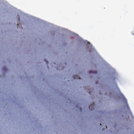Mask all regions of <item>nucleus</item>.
I'll return each instance as SVG.
<instances>
[{
    "label": "nucleus",
    "instance_id": "1",
    "mask_svg": "<svg viewBox=\"0 0 134 134\" xmlns=\"http://www.w3.org/2000/svg\"><path fill=\"white\" fill-rule=\"evenodd\" d=\"M95 104L94 103H92L91 105H90L89 106V108L91 110H93L94 108V107L95 106Z\"/></svg>",
    "mask_w": 134,
    "mask_h": 134
},
{
    "label": "nucleus",
    "instance_id": "2",
    "mask_svg": "<svg viewBox=\"0 0 134 134\" xmlns=\"http://www.w3.org/2000/svg\"><path fill=\"white\" fill-rule=\"evenodd\" d=\"M74 78L75 79H80V77L77 76V75H75L74 77Z\"/></svg>",
    "mask_w": 134,
    "mask_h": 134
},
{
    "label": "nucleus",
    "instance_id": "3",
    "mask_svg": "<svg viewBox=\"0 0 134 134\" xmlns=\"http://www.w3.org/2000/svg\"><path fill=\"white\" fill-rule=\"evenodd\" d=\"M97 72H96V71H95V72H93V71H89V73H96Z\"/></svg>",
    "mask_w": 134,
    "mask_h": 134
},
{
    "label": "nucleus",
    "instance_id": "4",
    "mask_svg": "<svg viewBox=\"0 0 134 134\" xmlns=\"http://www.w3.org/2000/svg\"><path fill=\"white\" fill-rule=\"evenodd\" d=\"M18 20L19 21L20 20V18L19 17V15H18Z\"/></svg>",
    "mask_w": 134,
    "mask_h": 134
},
{
    "label": "nucleus",
    "instance_id": "5",
    "mask_svg": "<svg viewBox=\"0 0 134 134\" xmlns=\"http://www.w3.org/2000/svg\"><path fill=\"white\" fill-rule=\"evenodd\" d=\"M46 63H47V64H48V62L47 61V60H46Z\"/></svg>",
    "mask_w": 134,
    "mask_h": 134
},
{
    "label": "nucleus",
    "instance_id": "6",
    "mask_svg": "<svg viewBox=\"0 0 134 134\" xmlns=\"http://www.w3.org/2000/svg\"><path fill=\"white\" fill-rule=\"evenodd\" d=\"M17 25L18 26H18H19V24H17Z\"/></svg>",
    "mask_w": 134,
    "mask_h": 134
},
{
    "label": "nucleus",
    "instance_id": "7",
    "mask_svg": "<svg viewBox=\"0 0 134 134\" xmlns=\"http://www.w3.org/2000/svg\"><path fill=\"white\" fill-rule=\"evenodd\" d=\"M80 110H81V108H80Z\"/></svg>",
    "mask_w": 134,
    "mask_h": 134
},
{
    "label": "nucleus",
    "instance_id": "8",
    "mask_svg": "<svg viewBox=\"0 0 134 134\" xmlns=\"http://www.w3.org/2000/svg\"><path fill=\"white\" fill-rule=\"evenodd\" d=\"M105 126H106V129L107 128V126L106 125H105Z\"/></svg>",
    "mask_w": 134,
    "mask_h": 134
},
{
    "label": "nucleus",
    "instance_id": "9",
    "mask_svg": "<svg viewBox=\"0 0 134 134\" xmlns=\"http://www.w3.org/2000/svg\"><path fill=\"white\" fill-rule=\"evenodd\" d=\"M100 125L101 126V125H102V124H101V123H100Z\"/></svg>",
    "mask_w": 134,
    "mask_h": 134
}]
</instances>
